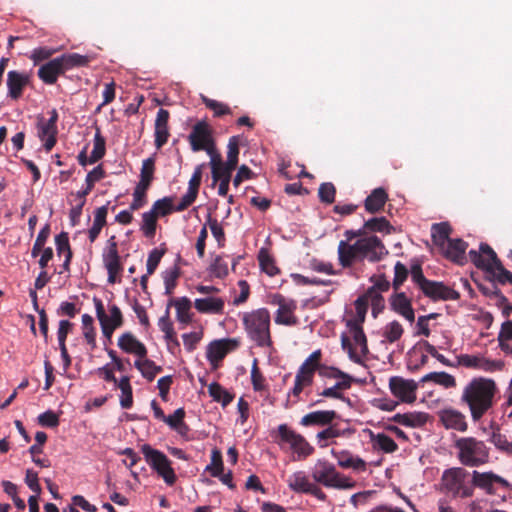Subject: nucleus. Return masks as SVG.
<instances>
[{
	"label": "nucleus",
	"mask_w": 512,
	"mask_h": 512,
	"mask_svg": "<svg viewBox=\"0 0 512 512\" xmlns=\"http://www.w3.org/2000/svg\"><path fill=\"white\" fill-rule=\"evenodd\" d=\"M388 254V250L375 235H369L349 244L346 241H340L338 245V259L343 267H350L355 261L367 260L371 263L378 262Z\"/></svg>",
	"instance_id": "nucleus-1"
},
{
	"label": "nucleus",
	"mask_w": 512,
	"mask_h": 512,
	"mask_svg": "<svg viewBox=\"0 0 512 512\" xmlns=\"http://www.w3.org/2000/svg\"><path fill=\"white\" fill-rule=\"evenodd\" d=\"M496 384L492 379H472L463 389L461 401L469 407L473 421H479L493 406Z\"/></svg>",
	"instance_id": "nucleus-2"
},
{
	"label": "nucleus",
	"mask_w": 512,
	"mask_h": 512,
	"mask_svg": "<svg viewBox=\"0 0 512 512\" xmlns=\"http://www.w3.org/2000/svg\"><path fill=\"white\" fill-rule=\"evenodd\" d=\"M242 323L248 339L259 348H273L271 337V316L266 308H258L246 312L242 316Z\"/></svg>",
	"instance_id": "nucleus-3"
},
{
	"label": "nucleus",
	"mask_w": 512,
	"mask_h": 512,
	"mask_svg": "<svg viewBox=\"0 0 512 512\" xmlns=\"http://www.w3.org/2000/svg\"><path fill=\"white\" fill-rule=\"evenodd\" d=\"M471 262L480 269L490 273L501 284H512V272L502 265L494 250L486 243H481L479 251L470 250L468 253Z\"/></svg>",
	"instance_id": "nucleus-4"
},
{
	"label": "nucleus",
	"mask_w": 512,
	"mask_h": 512,
	"mask_svg": "<svg viewBox=\"0 0 512 512\" xmlns=\"http://www.w3.org/2000/svg\"><path fill=\"white\" fill-rule=\"evenodd\" d=\"M441 492L453 498H468L473 495L472 474L461 467L446 469L440 482Z\"/></svg>",
	"instance_id": "nucleus-5"
},
{
	"label": "nucleus",
	"mask_w": 512,
	"mask_h": 512,
	"mask_svg": "<svg viewBox=\"0 0 512 512\" xmlns=\"http://www.w3.org/2000/svg\"><path fill=\"white\" fill-rule=\"evenodd\" d=\"M454 447L457 450V458L467 467H478L489 461V448L486 444L474 437L458 438Z\"/></svg>",
	"instance_id": "nucleus-6"
},
{
	"label": "nucleus",
	"mask_w": 512,
	"mask_h": 512,
	"mask_svg": "<svg viewBox=\"0 0 512 512\" xmlns=\"http://www.w3.org/2000/svg\"><path fill=\"white\" fill-rule=\"evenodd\" d=\"M313 480L326 488L351 489L355 482L337 471L335 465L325 459H318L311 470Z\"/></svg>",
	"instance_id": "nucleus-7"
},
{
	"label": "nucleus",
	"mask_w": 512,
	"mask_h": 512,
	"mask_svg": "<svg viewBox=\"0 0 512 512\" xmlns=\"http://www.w3.org/2000/svg\"><path fill=\"white\" fill-rule=\"evenodd\" d=\"M272 437L282 449L288 446L296 455L295 460H303L314 452V448L305 437L292 430L287 424H280L276 432H272Z\"/></svg>",
	"instance_id": "nucleus-8"
},
{
	"label": "nucleus",
	"mask_w": 512,
	"mask_h": 512,
	"mask_svg": "<svg viewBox=\"0 0 512 512\" xmlns=\"http://www.w3.org/2000/svg\"><path fill=\"white\" fill-rule=\"evenodd\" d=\"M473 489L475 487L483 490L486 494L496 496L504 501L512 490V485L503 477L495 474L492 471L479 472L474 470L472 472Z\"/></svg>",
	"instance_id": "nucleus-9"
},
{
	"label": "nucleus",
	"mask_w": 512,
	"mask_h": 512,
	"mask_svg": "<svg viewBox=\"0 0 512 512\" xmlns=\"http://www.w3.org/2000/svg\"><path fill=\"white\" fill-rule=\"evenodd\" d=\"M140 450L150 468L155 471L168 486L174 485L177 477L169 458L162 451L153 448L149 444H143Z\"/></svg>",
	"instance_id": "nucleus-10"
},
{
	"label": "nucleus",
	"mask_w": 512,
	"mask_h": 512,
	"mask_svg": "<svg viewBox=\"0 0 512 512\" xmlns=\"http://www.w3.org/2000/svg\"><path fill=\"white\" fill-rule=\"evenodd\" d=\"M346 325L349 328L355 346H358L360 348V353L356 351L349 337L345 334L341 335V347L344 351L347 352L348 357L351 361L357 364H361L362 356H366L368 353L366 335L363 331L362 325H360V321L348 320Z\"/></svg>",
	"instance_id": "nucleus-11"
},
{
	"label": "nucleus",
	"mask_w": 512,
	"mask_h": 512,
	"mask_svg": "<svg viewBox=\"0 0 512 512\" xmlns=\"http://www.w3.org/2000/svg\"><path fill=\"white\" fill-rule=\"evenodd\" d=\"M188 141L193 152L205 151L211 154L214 143L212 130L206 121H198L188 135Z\"/></svg>",
	"instance_id": "nucleus-12"
},
{
	"label": "nucleus",
	"mask_w": 512,
	"mask_h": 512,
	"mask_svg": "<svg viewBox=\"0 0 512 512\" xmlns=\"http://www.w3.org/2000/svg\"><path fill=\"white\" fill-rule=\"evenodd\" d=\"M456 365L465 368L494 372L502 370L504 362L501 360H490L482 355L460 354L456 357Z\"/></svg>",
	"instance_id": "nucleus-13"
},
{
	"label": "nucleus",
	"mask_w": 512,
	"mask_h": 512,
	"mask_svg": "<svg viewBox=\"0 0 512 512\" xmlns=\"http://www.w3.org/2000/svg\"><path fill=\"white\" fill-rule=\"evenodd\" d=\"M327 370H329V372H321V374L330 378H339L340 381L336 382L332 387L324 389L320 395L323 397L344 400L345 397L341 391L347 390L351 387L353 381L352 376L335 367L327 368Z\"/></svg>",
	"instance_id": "nucleus-14"
},
{
	"label": "nucleus",
	"mask_w": 512,
	"mask_h": 512,
	"mask_svg": "<svg viewBox=\"0 0 512 512\" xmlns=\"http://www.w3.org/2000/svg\"><path fill=\"white\" fill-rule=\"evenodd\" d=\"M389 388L391 393L402 402L410 404L416 400L418 384L412 379L393 376L389 380Z\"/></svg>",
	"instance_id": "nucleus-15"
},
{
	"label": "nucleus",
	"mask_w": 512,
	"mask_h": 512,
	"mask_svg": "<svg viewBox=\"0 0 512 512\" xmlns=\"http://www.w3.org/2000/svg\"><path fill=\"white\" fill-rule=\"evenodd\" d=\"M438 418L440 423L447 430H455L458 432H466L468 429V423L466 416L455 408H443L438 412Z\"/></svg>",
	"instance_id": "nucleus-16"
},
{
	"label": "nucleus",
	"mask_w": 512,
	"mask_h": 512,
	"mask_svg": "<svg viewBox=\"0 0 512 512\" xmlns=\"http://www.w3.org/2000/svg\"><path fill=\"white\" fill-rule=\"evenodd\" d=\"M371 282L373 285L368 288L366 291L364 298L365 301H371L373 306V312L375 313V309L378 306L383 305V297L381 296V292H386L390 288V282L386 279L384 275H378L371 277Z\"/></svg>",
	"instance_id": "nucleus-17"
},
{
	"label": "nucleus",
	"mask_w": 512,
	"mask_h": 512,
	"mask_svg": "<svg viewBox=\"0 0 512 512\" xmlns=\"http://www.w3.org/2000/svg\"><path fill=\"white\" fill-rule=\"evenodd\" d=\"M29 83V75L25 72H19L16 70H11L7 73V97L12 100H18L22 94L24 88Z\"/></svg>",
	"instance_id": "nucleus-18"
},
{
	"label": "nucleus",
	"mask_w": 512,
	"mask_h": 512,
	"mask_svg": "<svg viewBox=\"0 0 512 512\" xmlns=\"http://www.w3.org/2000/svg\"><path fill=\"white\" fill-rule=\"evenodd\" d=\"M37 136L43 142L44 149L49 152L57 141V125L48 122L43 116L37 118Z\"/></svg>",
	"instance_id": "nucleus-19"
},
{
	"label": "nucleus",
	"mask_w": 512,
	"mask_h": 512,
	"mask_svg": "<svg viewBox=\"0 0 512 512\" xmlns=\"http://www.w3.org/2000/svg\"><path fill=\"white\" fill-rule=\"evenodd\" d=\"M389 301L394 312L404 317L410 323L415 321V312L411 300L404 292H395L391 295Z\"/></svg>",
	"instance_id": "nucleus-20"
},
{
	"label": "nucleus",
	"mask_w": 512,
	"mask_h": 512,
	"mask_svg": "<svg viewBox=\"0 0 512 512\" xmlns=\"http://www.w3.org/2000/svg\"><path fill=\"white\" fill-rule=\"evenodd\" d=\"M93 302L95 305V311L97 319L99 320V317L108 325V327H114L119 328L123 324V316L120 308L113 304L109 307L110 315H107L103 306L102 301L94 297Z\"/></svg>",
	"instance_id": "nucleus-21"
},
{
	"label": "nucleus",
	"mask_w": 512,
	"mask_h": 512,
	"mask_svg": "<svg viewBox=\"0 0 512 512\" xmlns=\"http://www.w3.org/2000/svg\"><path fill=\"white\" fill-rule=\"evenodd\" d=\"M424 295L432 300H458L460 294L453 288L444 285L442 282L431 281L424 289Z\"/></svg>",
	"instance_id": "nucleus-22"
},
{
	"label": "nucleus",
	"mask_w": 512,
	"mask_h": 512,
	"mask_svg": "<svg viewBox=\"0 0 512 512\" xmlns=\"http://www.w3.org/2000/svg\"><path fill=\"white\" fill-rule=\"evenodd\" d=\"M274 302L278 304V309L275 315V323L281 325H295L297 320L293 315L296 305L293 301L287 302L283 296L277 295Z\"/></svg>",
	"instance_id": "nucleus-23"
},
{
	"label": "nucleus",
	"mask_w": 512,
	"mask_h": 512,
	"mask_svg": "<svg viewBox=\"0 0 512 512\" xmlns=\"http://www.w3.org/2000/svg\"><path fill=\"white\" fill-rule=\"evenodd\" d=\"M468 244L460 238L450 239L444 249H440L442 254L449 260L463 265L466 262L465 252Z\"/></svg>",
	"instance_id": "nucleus-24"
},
{
	"label": "nucleus",
	"mask_w": 512,
	"mask_h": 512,
	"mask_svg": "<svg viewBox=\"0 0 512 512\" xmlns=\"http://www.w3.org/2000/svg\"><path fill=\"white\" fill-rule=\"evenodd\" d=\"M118 347L130 354H134L140 358H144L147 355V349L145 345L140 342L132 333L125 332L123 333L117 343Z\"/></svg>",
	"instance_id": "nucleus-25"
},
{
	"label": "nucleus",
	"mask_w": 512,
	"mask_h": 512,
	"mask_svg": "<svg viewBox=\"0 0 512 512\" xmlns=\"http://www.w3.org/2000/svg\"><path fill=\"white\" fill-rule=\"evenodd\" d=\"M238 344L235 339H222L211 342L206 351L207 359L210 362H217L222 360L229 352L231 347H236Z\"/></svg>",
	"instance_id": "nucleus-26"
},
{
	"label": "nucleus",
	"mask_w": 512,
	"mask_h": 512,
	"mask_svg": "<svg viewBox=\"0 0 512 512\" xmlns=\"http://www.w3.org/2000/svg\"><path fill=\"white\" fill-rule=\"evenodd\" d=\"M224 306L225 300L216 296H205L194 301L195 309L203 314H222Z\"/></svg>",
	"instance_id": "nucleus-27"
},
{
	"label": "nucleus",
	"mask_w": 512,
	"mask_h": 512,
	"mask_svg": "<svg viewBox=\"0 0 512 512\" xmlns=\"http://www.w3.org/2000/svg\"><path fill=\"white\" fill-rule=\"evenodd\" d=\"M336 417L337 413L334 410H317L304 415L300 420V424L305 427L327 426Z\"/></svg>",
	"instance_id": "nucleus-28"
},
{
	"label": "nucleus",
	"mask_w": 512,
	"mask_h": 512,
	"mask_svg": "<svg viewBox=\"0 0 512 512\" xmlns=\"http://www.w3.org/2000/svg\"><path fill=\"white\" fill-rule=\"evenodd\" d=\"M169 112L163 108L159 109L155 119V146L160 149L169 137L168 131Z\"/></svg>",
	"instance_id": "nucleus-29"
},
{
	"label": "nucleus",
	"mask_w": 512,
	"mask_h": 512,
	"mask_svg": "<svg viewBox=\"0 0 512 512\" xmlns=\"http://www.w3.org/2000/svg\"><path fill=\"white\" fill-rule=\"evenodd\" d=\"M331 454L342 468H352L355 471L366 470V462L359 456L352 455L347 450L336 451L332 449Z\"/></svg>",
	"instance_id": "nucleus-30"
},
{
	"label": "nucleus",
	"mask_w": 512,
	"mask_h": 512,
	"mask_svg": "<svg viewBox=\"0 0 512 512\" xmlns=\"http://www.w3.org/2000/svg\"><path fill=\"white\" fill-rule=\"evenodd\" d=\"M63 73V66L58 57L48 61L38 69V77L46 84H54L58 76Z\"/></svg>",
	"instance_id": "nucleus-31"
},
{
	"label": "nucleus",
	"mask_w": 512,
	"mask_h": 512,
	"mask_svg": "<svg viewBox=\"0 0 512 512\" xmlns=\"http://www.w3.org/2000/svg\"><path fill=\"white\" fill-rule=\"evenodd\" d=\"M428 414L425 412H407L397 413L393 416V421L406 427H421L426 424Z\"/></svg>",
	"instance_id": "nucleus-32"
},
{
	"label": "nucleus",
	"mask_w": 512,
	"mask_h": 512,
	"mask_svg": "<svg viewBox=\"0 0 512 512\" xmlns=\"http://www.w3.org/2000/svg\"><path fill=\"white\" fill-rule=\"evenodd\" d=\"M169 308L173 305L176 308V319L181 324H188L192 321L190 314L192 303L186 296L171 299L168 304Z\"/></svg>",
	"instance_id": "nucleus-33"
},
{
	"label": "nucleus",
	"mask_w": 512,
	"mask_h": 512,
	"mask_svg": "<svg viewBox=\"0 0 512 512\" xmlns=\"http://www.w3.org/2000/svg\"><path fill=\"white\" fill-rule=\"evenodd\" d=\"M387 199L388 194L385 189L381 187L374 189L365 199L364 206L366 211L369 213L379 212L384 207Z\"/></svg>",
	"instance_id": "nucleus-34"
},
{
	"label": "nucleus",
	"mask_w": 512,
	"mask_h": 512,
	"mask_svg": "<svg viewBox=\"0 0 512 512\" xmlns=\"http://www.w3.org/2000/svg\"><path fill=\"white\" fill-rule=\"evenodd\" d=\"M345 430H341L335 424H328L325 429L316 434V440L319 447L324 448L334 443V439L344 436Z\"/></svg>",
	"instance_id": "nucleus-35"
},
{
	"label": "nucleus",
	"mask_w": 512,
	"mask_h": 512,
	"mask_svg": "<svg viewBox=\"0 0 512 512\" xmlns=\"http://www.w3.org/2000/svg\"><path fill=\"white\" fill-rule=\"evenodd\" d=\"M450 233L451 227L447 222L435 223L431 227L432 241L439 249L445 248V244L451 239Z\"/></svg>",
	"instance_id": "nucleus-36"
},
{
	"label": "nucleus",
	"mask_w": 512,
	"mask_h": 512,
	"mask_svg": "<svg viewBox=\"0 0 512 512\" xmlns=\"http://www.w3.org/2000/svg\"><path fill=\"white\" fill-rule=\"evenodd\" d=\"M185 411L183 408H178L173 414L166 416L163 422H165L172 430L178 434L185 436L189 428L184 422Z\"/></svg>",
	"instance_id": "nucleus-37"
},
{
	"label": "nucleus",
	"mask_w": 512,
	"mask_h": 512,
	"mask_svg": "<svg viewBox=\"0 0 512 512\" xmlns=\"http://www.w3.org/2000/svg\"><path fill=\"white\" fill-rule=\"evenodd\" d=\"M105 177V171L102 165L94 167L89 171L85 178L86 187L76 193L78 199H85V197L91 192L94 184Z\"/></svg>",
	"instance_id": "nucleus-38"
},
{
	"label": "nucleus",
	"mask_w": 512,
	"mask_h": 512,
	"mask_svg": "<svg viewBox=\"0 0 512 512\" xmlns=\"http://www.w3.org/2000/svg\"><path fill=\"white\" fill-rule=\"evenodd\" d=\"M288 487L296 493L308 492L312 482L304 471H296L287 480Z\"/></svg>",
	"instance_id": "nucleus-39"
},
{
	"label": "nucleus",
	"mask_w": 512,
	"mask_h": 512,
	"mask_svg": "<svg viewBox=\"0 0 512 512\" xmlns=\"http://www.w3.org/2000/svg\"><path fill=\"white\" fill-rule=\"evenodd\" d=\"M134 366L140 371L141 375L148 381L154 380L155 376L162 371V367L154 361L147 358L135 360Z\"/></svg>",
	"instance_id": "nucleus-40"
},
{
	"label": "nucleus",
	"mask_w": 512,
	"mask_h": 512,
	"mask_svg": "<svg viewBox=\"0 0 512 512\" xmlns=\"http://www.w3.org/2000/svg\"><path fill=\"white\" fill-rule=\"evenodd\" d=\"M58 58L63 66L64 72L75 67L87 66L90 62L89 56L78 53H66Z\"/></svg>",
	"instance_id": "nucleus-41"
},
{
	"label": "nucleus",
	"mask_w": 512,
	"mask_h": 512,
	"mask_svg": "<svg viewBox=\"0 0 512 512\" xmlns=\"http://www.w3.org/2000/svg\"><path fill=\"white\" fill-rule=\"evenodd\" d=\"M430 381L434 382L435 384L441 385L445 388H451L456 385V380L454 376L446 372H430L420 379V382L422 383Z\"/></svg>",
	"instance_id": "nucleus-42"
},
{
	"label": "nucleus",
	"mask_w": 512,
	"mask_h": 512,
	"mask_svg": "<svg viewBox=\"0 0 512 512\" xmlns=\"http://www.w3.org/2000/svg\"><path fill=\"white\" fill-rule=\"evenodd\" d=\"M490 442L495 448L506 455H512V437L501 433L499 430L493 431L490 436Z\"/></svg>",
	"instance_id": "nucleus-43"
},
{
	"label": "nucleus",
	"mask_w": 512,
	"mask_h": 512,
	"mask_svg": "<svg viewBox=\"0 0 512 512\" xmlns=\"http://www.w3.org/2000/svg\"><path fill=\"white\" fill-rule=\"evenodd\" d=\"M373 447L382 450L385 453H392L397 450L398 446L395 441L384 433L371 434Z\"/></svg>",
	"instance_id": "nucleus-44"
},
{
	"label": "nucleus",
	"mask_w": 512,
	"mask_h": 512,
	"mask_svg": "<svg viewBox=\"0 0 512 512\" xmlns=\"http://www.w3.org/2000/svg\"><path fill=\"white\" fill-rule=\"evenodd\" d=\"M208 393L214 401L221 403L223 407L227 406L233 400V395L223 388L218 382H212L209 384Z\"/></svg>",
	"instance_id": "nucleus-45"
},
{
	"label": "nucleus",
	"mask_w": 512,
	"mask_h": 512,
	"mask_svg": "<svg viewBox=\"0 0 512 512\" xmlns=\"http://www.w3.org/2000/svg\"><path fill=\"white\" fill-rule=\"evenodd\" d=\"M363 227L365 228V234L367 232H381L389 234L392 230V226L385 217H374L365 221Z\"/></svg>",
	"instance_id": "nucleus-46"
},
{
	"label": "nucleus",
	"mask_w": 512,
	"mask_h": 512,
	"mask_svg": "<svg viewBox=\"0 0 512 512\" xmlns=\"http://www.w3.org/2000/svg\"><path fill=\"white\" fill-rule=\"evenodd\" d=\"M157 216L154 211H147L142 214L141 231L147 238H153L156 233Z\"/></svg>",
	"instance_id": "nucleus-47"
},
{
	"label": "nucleus",
	"mask_w": 512,
	"mask_h": 512,
	"mask_svg": "<svg viewBox=\"0 0 512 512\" xmlns=\"http://www.w3.org/2000/svg\"><path fill=\"white\" fill-rule=\"evenodd\" d=\"M154 168H155L154 155L143 160L141 173H140L141 179H140V182L137 184L138 186L144 185V188H148L150 186V183L153 179Z\"/></svg>",
	"instance_id": "nucleus-48"
},
{
	"label": "nucleus",
	"mask_w": 512,
	"mask_h": 512,
	"mask_svg": "<svg viewBox=\"0 0 512 512\" xmlns=\"http://www.w3.org/2000/svg\"><path fill=\"white\" fill-rule=\"evenodd\" d=\"M105 151V139L102 137L100 131L97 130V132L94 135L93 149L89 156L90 164H94L100 159H102L105 155Z\"/></svg>",
	"instance_id": "nucleus-49"
},
{
	"label": "nucleus",
	"mask_w": 512,
	"mask_h": 512,
	"mask_svg": "<svg viewBox=\"0 0 512 512\" xmlns=\"http://www.w3.org/2000/svg\"><path fill=\"white\" fill-rule=\"evenodd\" d=\"M259 263L262 271L269 276H275L279 273V269L275 264L274 259L269 255V253L265 250H260L259 252Z\"/></svg>",
	"instance_id": "nucleus-50"
},
{
	"label": "nucleus",
	"mask_w": 512,
	"mask_h": 512,
	"mask_svg": "<svg viewBox=\"0 0 512 512\" xmlns=\"http://www.w3.org/2000/svg\"><path fill=\"white\" fill-rule=\"evenodd\" d=\"M313 382V377L310 376L309 373H303L300 371H297L295 380H294V386L289 393V395H293L295 397H299L301 392L304 390V388L310 386Z\"/></svg>",
	"instance_id": "nucleus-51"
},
{
	"label": "nucleus",
	"mask_w": 512,
	"mask_h": 512,
	"mask_svg": "<svg viewBox=\"0 0 512 512\" xmlns=\"http://www.w3.org/2000/svg\"><path fill=\"white\" fill-rule=\"evenodd\" d=\"M403 332L404 329L402 325L394 320L384 327L383 336L389 343H394L402 337Z\"/></svg>",
	"instance_id": "nucleus-52"
},
{
	"label": "nucleus",
	"mask_w": 512,
	"mask_h": 512,
	"mask_svg": "<svg viewBox=\"0 0 512 512\" xmlns=\"http://www.w3.org/2000/svg\"><path fill=\"white\" fill-rule=\"evenodd\" d=\"M180 275L179 268L177 266H174L173 268H170L163 272V281L165 286V295H171L173 293L174 288L177 284V279Z\"/></svg>",
	"instance_id": "nucleus-53"
},
{
	"label": "nucleus",
	"mask_w": 512,
	"mask_h": 512,
	"mask_svg": "<svg viewBox=\"0 0 512 512\" xmlns=\"http://www.w3.org/2000/svg\"><path fill=\"white\" fill-rule=\"evenodd\" d=\"M224 470L221 452L213 449L211 453V463L206 466L205 471L210 472L213 477H220Z\"/></svg>",
	"instance_id": "nucleus-54"
},
{
	"label": "nucleus",
	"mask_w": 512,
	"mask_h": 512,
	"mask_svg": "<svg viewBox=\"0 0 512 512\" xmlns=\"http://www.w3.org/2000/svg\"><path fill=\"white\" fill-rule=\"evenodd\" d=\"M321 357V351L315 350L313 351L306 360L302 363L299 370L303 373H309L311 377L314 378V372L319 367V360Z\"/></svg>",
	"instance_id": "nucleus-55"
},
{
	"label": "nucleus",
	"mask_w": 512,
	"mask_h": 512,
	"mask_svg": "<svg viewBox=\"0 0 512 512\" xmlns=\"http://www.w3.org/2000/svg\"><path fill=\"white\" fill-rule=\"evenodd\" d=\"M172 198L171 197H164L162 199H158L154 202L152 205L151 211H154L156 216H166L170 214L172 211H174Z\"/></svg>",
	"instance_id": "nucleus-56"
},
{
	"label": "nucleus",
	"mask_w": 512,
	"mask_h": 512,
	"mask_svg": "<svg viewBox=\"0 0 512 512\" xmlns=\"http://www.w3.org/2000/svg\"><path fill=\"white\" fill-rule=\"evenodd\" d=\"M336 188L331 182L322 183L318 189V196L322 203L332 204L335 201Z\"/></svg>",
	"instance_id": "nucleus-57"
},
{
	"label": "nucleus",
	"mask_w": 512,
	"mask_h": 512,
	"mask_svg": "<svg viewBox=\"0 0 512 512\" xmlns=\"http://www.w3.org/2000/svg\"><path fill=\"white\" fill-rule=\"evenodd\" d=\"M227 149V160L225 163H227L230 167H237L239 155V143L237 136H232L229 139Z\"/></svg>",
	"instance_id": "nucleus-58"
},
{
	"label": "nucleus",
	"mask_w": 512,
	"mask_h": 512,
	"mask_svg": "<svg viewBox=\"0 0 512 512\" xmlns=\"http://www.w3.org/2000/svg\"><path fill=\"white\" fill-rule=\"evenodd\" d=\"M202 101L206 105L207 108L214 112V116L220 117L231 112L230 108L217 100L210 99L206 96H202Z\"/></svg>",
	"instance_id": "nucleus-59"
},
{
	"label": "nucleus",
	"mask_w": 512,
	"mask_h": 512,
	"mask_svg": "<svg viewBox=\"0 0 512 512\" xmlns=\"http://www.w3.org/2000/svg\"><path fill=\"white\" fill-rule=\"evenodd\" d=\"M209 271L213 276L223 278L228 275V265L222 257L217 256L211 263Z\"/></svg>",
	"instance_id": "nucleus-60"
},
{
	"label": "nucleus",
	"mask_w": 512,
	"mask_h": 512,
	"mask_svg": "<svg viewBox=\"0 0 512 512\" xmlns=\"http://www.w3.org/2000/svg\"><path fill=\"white\" fill-rule=\"evenodd\" d=\"M407 276H408V270H407L406 266L399 261L396 262V264L394 266V278H393V283H392V286L395 291H397L400 288V286L406 280Z\"/></svg>",
	"instance_id": "nucleus-61"
},
{
	"label": "nucleus",
	"mask_w": 512,
	"mask_h": 512,
	"mask_svg": "<svg viewBox=\"0 0 512 512\" xmlns=\"http://www.w3.org/2000/svg\"><path fill=\"white\" fill-rule=\"evenodd\" d=\"M236 167H230L227 163L221 164V166L214 168L212 173L213 184L217 183L218 180H231L232 172Z\"/></svg>",
	"instance_id": "nucleus-62"
},
{
	"label": "nucleus",
	"mask_w": 512,
	"mask_h": 512,
	"mask_svg": "<svg viewBox=\"0 0 512 512\" xmlns=\"http://www.w3.org/2000/svg\"><path fill=\"white\" fill-rule=\"evenodd\" d=\"M411 279L412 281L424 292V289L428 286L431 280L425 278L420 265L415 264L411 266Z\"/></svg>",
	"instance_id": "nucleus-63"
},
{
	"label": "nucleus",
	"mask_w": 512,
	"mask_h": 512,
	"mask_svg": "<svg viewBox=\"0 0 512 512\" xmlns=\"http://www.w3.org/2000/svg\"><path fill=\"white\" fill-rule=\"evenodd\" d=\"M37 420L43 427L55 428L59 425V416L52 410L41 413Z\"/></svg>",
	"instance_id": "nucleus-64"
}]
</instances>
